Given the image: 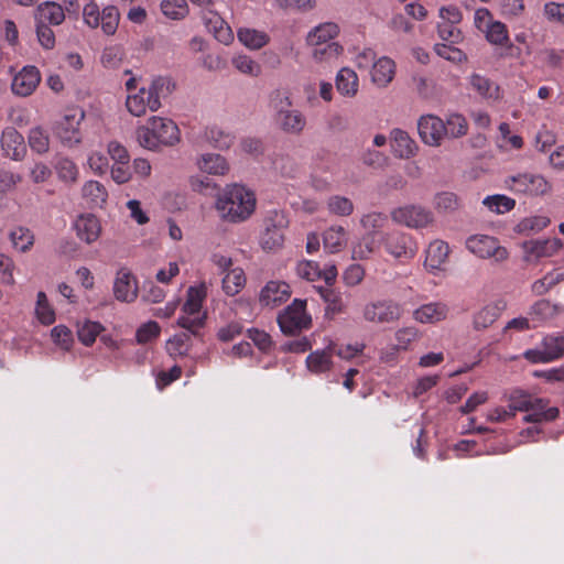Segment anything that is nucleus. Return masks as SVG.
<instances>
[{
  "label": "nucleus",
  "instance_id": "nucleus-20",
  "mask_svg": "<svg viewBox=\"0 0 564 564\" xmlns=\"http://www.w3.org/2000/svg\"><path fill=\"white\" fill-rule=\"evenodd\" d=\"M395 68L392 58L388 56L377 58L370 70L371 82L380 88L387 87L394 78Z\"/></svg>",
  "mask_w": 564,
  "mask_h": 564
},
{
  "label": "nucleus",
  "instance_id": "nucleus-52",
  "mask_svg": "<svg viewBox=\"0 0 564 564\" xmlns=\"http://www.w3.org/2000/svg\"><path fill=\"white\" fill-rule=\"evenodd\" d=\"M482 204L496 214H505L513 209L516 202L506 195H492L487 196Z\"/></svg>",
  "mask_w": 564,
  "mask_h": 564
},
{
  "label": "nucleus",
  "instance_id": "nucleus-35",
  "mask_svg": "<svg viewBox=\"0 0 564 564\" xmlns=\"http://www.w3.org/2000/svg\"><path fill=\"white\" fill-rule=\"evenodd\" d=\"M324 248L336 253L340 251L347 243V234L341 226L329 227L323 235Z\"/></svg>",
  "mask_w": 564,
  "mask_h": 564
},
{
  "label": "nucleus",
  "instance_id": "nucleus-19",
  "mask_svg": "<svg viewBox=\"0 0 564 564\" xmlns=\"http://www.w3.org/2000/svg\"><path fill=\"white\" fill-rule=\"evenodd\" d=\"M74 229L77 237L88 245L97 241L101 234L100 221L91 214L78 216L74 223Z\"/></svg>",
  "mask_w": 564,
  "mask_h": 564
},
{
  "label": "nucleus",
  "instance_id": "nucleus-58",
  "mask_svg": "<svg viewBox=\"0 0 564 564\" xmlns=\"http://www.w3.org/2000/svg\"><path fill=\"white\" fill-rule=\"evenodd\" d=\"M487 40L495 45H503L508 41L507 26L500 21H491L487 25Z\"/></svg>",
  "mask_w": 564,
  "mask_h": 564
},
{
  "label": "nucleus",
  "instance_id": "nucleus-43",
  "mask_svg": "<svg viewBox=\"0 0 564 564\" xmlns=\"http://www.w3.org/2000/svg\"><path fill=\"white\" fill-rule=\"evenodd\" d=\"M161 11L167 19L178 21L187 17L189 9L186 0H163Z\"/></svg>",
  "mask_w": 564,
  "mask_h": 564
},
{
  "label": "nucleus",
  "instance_id": "nucleus-31",
  "mask_svg": "<svg viewBox=\"0 0 564 564\" xmlns=\"http://www.w3.org/2000/svg\"><path fill=\"white\" fill-rule=\"evenodd\" d=\"M339 33V28L334 22H324L315 26L307 34L308 45L328 44Z\"/></svg>",
  "mask_w": 564,
  "mask_h": 564
},
{
  "label": "nucleus",
  "instance_id": "nucleus-3",
  "mask_svg": "<svg viewBox=\"0 0 564 564\" xmlns=\"http://www.w3.org/2000/svg\"><path fill=\"white\" fill-rule=\"evenodd\" d=\"M271 105L274 111V123L285 134L301 135L306 128L305 115L293 108V101L286 90H275L271 95Z\"/></svg>",
  "mask_w": 564,
  "mask_h": 564
},
{
  "label": "nucleus",
  "instance_id": "nucleus-56",
  "mask_svg": "<svg viewBox=\"0 0 564 564\" xmlns=\"http://www.w3.org/2000/svg\"><path fill=\"white\" fill-rule=\"evenodd\" d=\"M231 63L237 70L245 75L257 77L261 73V66L248 55H237Z\"/></svg>",
  "mask_w": 564,
  "mask_h": 564
},
{
  "label": "nucleus",
  "instance_id": "nucleus-62",
  "mask_svg": "<svg viewBox=\"0 0 564 564\" xmlns=\"http://www.w3.org/2000/svg\"><path fill=\"white\" fill-rule=\"evenodd\" d=\"M532 395L523 390H513L508 397V406L512 410L513 414L518 411L525 412Z\"/></svg>",
  "mask_w": 564,
  "mask_h": 564
},
{
  "label": "nucleus",
  "instance_id": "nucleus-34",
  "mask_svg": "<svg viewBox=\"0 0 564 564\" xmlns=\"http://www.w3.org/2000/svg\"><path fill=\"white\" fill-rule=\"evenodd\" d=\"M238 40L250 50H260L269 43V35L256 29L241 28L237 32Z\"/></svg>",
  "mask_w": 564,
  "mask_h": 564
},
{
  "label": "nucleus",
  "instance_id": "nucleus-50",
  "mask_svg": "<svg viewBox=\"0 0 564 564\" xmlns=\"http://www.w3.org/2000/svg\"><path fill=\"white\" fill-rule=\"evenodd\" d=\"M206 139L208 142L220 150H225L231 147L234 143L235 137L228 132H225L220 128L212 127L208 128L205 132Z\"/></svg>",
  "mask_w": 564,
  "mask_h": 564
},
{
  "label": "nucleus",
  "instance_id": "nucleus-30",
  "mask_svg": "<svg viewBox=\"0 0 564 564\" xmlns=\"http://www.w3.org/2000/svg\"><path fill=\"white\" fill-rule=\"evenodd\" d=\"M174 89V84L167 77L154 78L147 87L152 107L161 108V100L167 98Z\"/></svg>",
  "mask_w": 564,
  "mask_h": 564
},
{
  "label": "nucleus",
  "instance_id": "nucleus-26",
  "mask_svg": "<svg viewBox=\"0 0 564 564\" xmlns=\"http://www.w3.org/2000/svg\"><path fill=\"white\" fill-rule=\"evenodd\" d=\"M34 19L35 23L59 25L65 20V13L61 4L46 1L37 6Z\"/></svg>",
  "mask_w": 564,
  "mask_h": 564
},
{
  "label": "nucleus",
  "instance_id": "nucleus-57",
  "mask_svg": "<svg viewBox=\"0 0 564 564\" xmlns=\"http://www.w3.org/2000/svg\"><path fill=\"white\" fill-rule=\"evenodd\" d=\"M543 347L545 348V355L550 361L558 359L564 356V336H546L543 339Z\"/></svg>",
  "mask_w": 564,
  "mask_h": 564
},
{
  "label": "nucleus",
  "instance_id": "nucleus-16",
  "mask_svg": "<svg viewBox=\"0 0 564 564\" xmlns=\"http://www.w3.org/2000/svg\"><path fill=\"white\" fill-rule=\"evenodd\" d=\"M113 295L116 300L124 303H131L137 299V281L129 270L121 269L117 272L113 282Z\"/></svg>",
  "mask_w": 564,
  "mask_h": 564
},
{
  "label": "nucleus",
  "instance_id": "nucleus-10",
  "mask_svg": "<svg viewBox=\"0 0 564 564\" xmlns=\"http://www.w3.org/2000/svg\"><path fill=\"white\" fill-rule=\"evenodd\" d=\"M381 240L386 251L401 261L414 258L417 252L415 240L408 234L392 231L381 235Z\"/></svg>",
  "mask_w": 564,
  "mask_h": 564
},
{
  "label": "nucleus",
  "instance_id": "nucleus-36",
  "mask_svg": "<svg viewBox=\"0 0 564 564\" xmlns=\"http://www.w3.org/2000/svg\"><path fill=\"white\" fill-rule=\"evenodd\" d=\"M337 90L348 97H352L358 91V76L347 67L341 68L336 76Z\"/></svg>",
  "mask_w": 564,
  "mask_h": 564
},
{
  "label": "nucleus",
  "instance_id": "nucleus-51",
  "mask_svg": "<svg viewBox=\"0 0 564 564\" xmlns=\"http://www.w3.org/2000/svg\"><path fill=\"white\" fill-rule=\"evenodd\" d=\"M119 10L115 6L105 7L101 17L100 25L105 34L112 35L117 31L119 24Z\"/></svg>",
  "mask_w": 564,
  "mask_h": 564
},
{
  "label": "nucleus",
  "instance_id": "nucleus-59",
  "mask_svg": "<svg viewBox=\"0 0 564 564\" xmlns=\"http://www.w3.org/2000/svg\"><path fill=\"white\" fill-rule=\"evenodd\" d=\"M550 224V218L542 215L531 216L522 219L519 225L520 232H539L546 228Z\"/></svg>",
  "mask_w": 564,
  "mask_h": 564
},
{
  "label": "nucleus",
  "instance_id": "nucleus-40",
  "mask_svg": "<svg viewBox=\"0 0 564 564\" xmlns=\"http://www.w3.org/2000/svg\"><path fill=\"white\" fill-rule=\"evenodd\" d=\"M564 281V272L556 269L547 272L543 278L534 281L531 285L532 292L538 295H544L558 283Z\"/></svg>",
  "mask_w": 564,
  "mask_h": 564
},
{
  "label": "nucleus",
  "instance_id": "nucleus-47",
  "mask_svg": "<svg viewBox=\"0 0 564 564\" xmlns=\"http://www.w3.org/2000/svg\"><path fill=\"white\" fill-rule=\"evenodd\" d=\"M10 240L14 249L25 252L28 251L34 242V236L30 229L24 227H18L11 230Z\"/></svg>",
  "mask_w": 564,
  "mask_h": 564
},
{
  "label": "nucleus",
  "instance_id": "nucleus-9",
  "mask_svg": "<svg viewBox=\"0 0 564 564\" xmlns=\"http://www.w3.org/2000/svg\"><path fill=\"white\" fill-rule=\"evenodd\" d=\"M85 113L82 109L75 108L68 110L55 124L54 131L59 141L67 148H73L80 143L82 133L80 122Z\"/></svg>",
  "mask_w": 564,
  "mask_h": 564
},
{
  "label": "nucleus",
  "instance_id": "nucleus-15",
  "mask_svg": "<svg viewBox=\"0 0 564 564\" xmlns=\"http://www.w3.org/2000/svg\"><path fill=\"white\" fill-rule=\"evenodd\" d=\"M41 82L40 70L35 66H24L12 79L11 89L14 95L30 96Z\"/></svg>",
  "mask_w": 564,
  "mask_h": 564
},
{
  "label": "nucleus",
  "instance_id": "nucleus-61",
  "mask_svg": "<svg viewBox=\"0 0 564 564\" xmlns=\"http://www.w3.org/2000/svg\"><path fill=\"white\" fill-rule=\"evenodd\" d=\"M191 336L187 333L175 335L167 341L166 348L171 356H183L188 351Z\"/></svg>",
  "mask_w": 564,
  "mask_h": 564
},
{
  "label": "nucleus",
  "instance_id": "nucleus-49",
  "mask_svg": "<svg viewBox=\"0 0 564 564\" xmlns=\"http://www.w3.org/2000/svg\"><path fill=\"white\" fill-rule=\"evenodd\" d=\"M102 329L104 327L100 323L85 321L83 324L78 325L77 336L85 346H90L95 343L96 337Z\"/></svg>",
  "mask_w": 564,
  "mask_h": 564
},
{
  "label": "nucleus",
  "instance_id": "nucleus-42",
  "mask_svg": "<svg viewBox=\"0 0 564 564\" xmlns=\"http://www.w3.org/2000/svg\"><path fill=\"white\" fill-rule=\"evenodd\" d=\"M326 206L329 214L339 217H348L355 209L352 200L343 195L329 196L327 198Z\"/></svg>",
  "mask_w": 564,
  "mask_h": 564
},
{
  "label": "nucleus",
  "instance_id": "nucleus-64",
  "mask_svg": "<svg viewBox=\"0 0 564 564\" xmlns=\"http://www.w3.org/2000/svg\"><path fill=\"white\" fill-rule=\"evenodd\" d=\"M52 339L61 348L68 350L73 344V334L70 329L64 325H57L51 330Z\"/></svg>",
  "mask_w": 564,
  "mask_h": 564
},
{
  "label": "nucleus",
  "instance_id": "nucleus-45",
  "mask_svg": "<svg viewBox=\"0 0 564 564\" xmlns=\"http://www.w3.org/2000/svg\"><path fill=\"white\" fill-rule=\"evenodd\" d=\"M321 297L327 303V311L333 314L343 313L346 308V304L343 301L341 294L339 291L332 288H318L317 289Z\"/></svg>",
  "mask_w": 564,
  "mask_h": 564
},
{
  "label": "nucleus",
  "instance_id": "nucleus-2",
  "mask_svg": "<svg viewBox=\"0 0 564 564\" xmlns=\"http://www.w3.org/2000/svg\"><path fill=\"white\" fill-rule=\"evenodd\" d=\"M139 144L148 150H158L160 147H172L180 141V130L173 120L162 117H151L145 126L135 131Z\"/></svg>",
  "mask_w": 564,
  "mask_h": 564
},
{
  "label": "nucleus",
  "instance_id": "nucleus-27",
  "mask_svg": "<svg viewBox=\"0 0 564 564\" xmlns=\"http://www.w3.org/2000/svg\"><path fill=\"white\" fill-rule=\"evenodd\" d=\"M448 313V307L446 304L442 302H433L421 305L413 312V317L415 321L427 324V323H437L446 318Z\"/></svg>",
  "mask_w": 564,
  "mask_h": 564
},
{
  "label": "nucleus",
  "instance_id": "nucleus-53",
  "mask_svg": "<svg viewBox=\"0 0 564 564\" xmlns=\"http://www.w3.org/2000/svg\"><path fill=\"white\" fill-rule=\"evenodd\" d=\"M35 314L44 325H51L55 322V312L50 305L46 294L42 291L37 293Z\"/></svg>",
  "mask_w": 564,
  "mask_h": 564
},
{
  "label": "nucleus",
  "instance_id": "nucleus-23",
  "mask_svg": "<svg viewBox=\"0 0 564 564\" xmlns=\"http://www.w3.org/2000/svg\"><path fill=\"white\" fill-rule=\"evenodd\" d=\"M506 308L502 300L489 303L474 314L473 326L476 330H482L490 327Z\"/></svg>",
  "mask_w": 564,
  "mask_h": 564
},
{
  "label": "nucleus",
  "instance_id": "nucleus-55",
  "mask_svg": "<svg viewBox=\"0 0 564 564\" xmlns=\"http://www.w3.org/2000/svg\"><path fill=\"white\" fill-rule=\"evenodd\" d=\"M54 166L61 181L72 183L76 182L78 169L72 160L67 158H59Z\"/></svg>",
  "mask_w": 564,
  "mask_h": 564
},
{
  "label": "nucleus",
  "instance_id": "nucleus-33",
  "mask_svg": "<svg viewBox=\"0 0 564 564\" xmlns=\"http://www.w3.org/2000/svg\"><path fill=\"white\" fill-rule=\"evenodd\" d=\"M200 171L213 175H224L229 170L227 161L220 154L207 153L197 160Z\"/></svg>",
  "mask_w": 564,
  "mask_h": 564
},
{
  "label": "nucleus",
  "instance_id": "nucleus-7",
  "mask_svg": "<svg viewBox=\"0 0 564 564\" xmlns=\"http://www.w3.org/2000/svg\"><path fill=\"white\" fill-rule=\"evenodd\" d=\"M402 308L392 300H376L366 303L361 310L362 319L370 324H390L400 319Z\"/></svg>",
  "mask_w": 564,
  "mask_h": 564
},
{
  "label": "nucleus",
  "instance_id": "nucleus-39",
  "mask_svg": "<svg viewBox=\"0 0 564 564\" xmlns=\"http://www.w3.org/2000/svg\"><path fill=\"white\" fill-rule=\"evenodd\" d=\"M382 245L381 235L366 232L360 242L354 247V257L367 259Z\"/></svg>",
  "mask_w": 564,
  "mask_h": 564
},
{
  "label": "nucleus",
  "instance_id": "nucleus-28",
  "mask_svg": "<svg viewBox=\"0 0 564 564\" xmlns=\"http://www.w3.org/2000/svg\"><path fill=\"white\" fill-rule=\"evenodd\" d=\"M128 111L135 117L145 115L148 110L155 112L159 110L158 107H152L150 102V96L145 87H142L138 93L129 95L126 100Z\"/></svg>",
  "mask_w": 564,
  "mask_h": 564
},
{
  "label": "nucleus",
  "instance_id": "nucleus-17",
  "mask_svg": "<svg viewBox=\"0 0 564 564\" xmlns=\"http://www.w3.org/2000/svg\"><path fill=\"white\" fill-rule=\"evenodd\" d=\"M468 85L473 91L487 101L495 102L501 99L499 85L484 75L471 74L468 77Z\"/></svg>",
  "mask_w": 564,
  "mask_h": 564
},
{
  "label": "nucleus",
  "instance_id": "nucleus-21",
  "mask_svg": "<svg viewBox=\"0 0 564 564\" xmlns=\"http://www.w3.org/2000/svg\"><path fill=\"white\" fill-rule=\"evenodd\" d=\"M1 147L4 154L15 161L21 160L25 152L24 139L13 127H8L3 130Z\"/></svg>",
  "mask_w": 564,
  "mask_h": 564
},
{
  "label": "nucleus",
  "instance_id": "nucleus-63",
  "mask_svg": "<svg viewBox=\"0 0 564 564\" xmlns=\"http://www.w3.org/2000/svg\"><path fill=\"white\" fill-rule=\"evenodd\" d=\"M160 326L156 322H148L141 325L135 333L138 344H147L160 335Z\"/></svg>",
  "mask_w": 564,
  "mask_h": 564
},
{
  "label": "nucleus",
  "instance_id": "nucleus-12",
  "mask_svg": "<svg viewBox=\"0 0 564 564\" xmlns=\"http://www.w3.org/2000/svg\"><path fill=\"white\" fill-rule=\"evenodd\" d=\"M509 182V187L513 192L532 196L544 195L551 188L550 183L542 175L533 173H521L511 176Z\"/></svg>",
  "mask_w": 564,
  "mask_h": 564
},
{
  "label": "nucleus",
  "instance_id": "nucleus-25",
  "mask_svg": "<svg viewBox=\"0 0 564 564\" xmlns=\"http://www.w3.org/2000/svg\"><path fill=\"white\" fill-rule=\"evenodd\" d=\"M391 142L394 155L400 159H410L417 152L416 142L408 132L401 129H393L391 131Z\"/></svg>",
  "mask_w": 564,
  "mask_h": 564
},
{
  "label": "nucleus",
  "instance_id": "nucleus-6",
  "mask_svg": "<svg viewBox=\"0 0 564 564\" xmlns=\"http://www.w3.org/2000/svg\"><path fill=\"white\" fill-rule=\"evenodd\" d=\"M391 219L411 229H423L434 224L433 213L416 204H408L391 210Z\"/></svg>",
  "mask_w": 564,
  "mask_h": 564
},
{
  "label": "nucleus",
  "instance_id": "nucleus-48",
  "mask_svg": "<svg viewBox=\"0 0 564 564\" xmlns=\"http://www.w3.org/2000/svg\"><path fill=\"white\" fill-rule=\"evenodd\" d=\"M205 314L188 315L184 314L177 318V325L184 328L189 336H198L205 325Z\"/></svg>",
  "mask_w": 564,
  "mask_h": 564
},
{
  "label": "nucleus",
  "instance_id": "nucleus-46",
  "mask_svg": "<svg viewBox=\"0 0 564 564\" xmlns=\"http://www.w3.org/2000/svg\"><path fill=\"white\" fill-rule=\"evenodd\" d=\"M360 224L367 232L382 235L380 230L388 224V215L380 212H370L361 217Z\"/></svg>",
  "mask_w": 564,
  "mask_h": 564
},
{
  "label": "nucleus",
  "instance_id": "nucleus-44",
  "mask_svg": "<svg viewBox=\"0 0 564 564\" xmlns=\"http://www.w3.org/2000/svg\"><path fill=\"white\" fill-rule=\"evenodd\" d=\"M433 206L440 214H451L458 209L459 199L452 192H441L434 196Z\"/></svg>",
  "mask_w": 564,
  "mask_h": 564
},
{
  "label": "nucleus",
  "instance_id": "nucleus-29",
  "mask_svg": "<svg viewBox=\"0 0 564 564\" xmlns=\"http://www.w3.org/2000/svg\"><path fill=\"white\" fill-rule=\"evenodd\" d=\"M311 46L313 47V61L321 65L330 66L335 64L338 61L340 54L343 53V47L337 42Z\"/></svg>",
  "mask_w": 564,
  "mask_h": 564
},
{
  "label": "nucleus",
  "instance_id": "nucleus-8",
  "mask_svg": "<svg viewBox=\"0 0 564 564\" xmlns=\"http://www.w3.org/2000/svg\"><path fill=\"white\" fill-rule=\"evenodd\" d=\"M465 246L469 252L480 259H494L502 262L508 259L509 252L499 241L488 235H473L466 239Z\"/></svg>",
  "mask_w": 564,
  "mask_h": 564
},
{
  "label": "nucleus",
  "instance_id": "nucleus-24",
  "mask_svg": "<svg viewBox=\"0 0 564 564\" xmlns=\"http://www.w3.org/2000/svg\"><path fill=\"white\" fill-rule=\"evenodd\" d=\"M449 254V247L443 240L432 241L425 251L424 265L429 271L441 270L446 263Z\"/></svg>",
  "mask_w": 564,
  "mask_h": 564
},
{
  "label": "nucleus",
  "instance_id": "nucleus-60",
  "mask_svg": "<svg viewBox=\"0 0 564 564\" xmlns=\"http://www.w3.org/2000/svg\"><path fill=\"white\" fill-rule=\"evenodd\" d=\"M447 134L452 138H459L467 133L468 124L466 119L458 113H452L448 116L445 123Z\"/></svg>",
  "mask_w": 564,
  "mask_h": 564
},
{
  "label": "nucleus",
  "instance_id": "nucleus-13",
  "mask_svg": "<svg viewBox=\"0 0 564 564\" xmlns=\"http://www.w3.org/2000/svg\"><path fill=\"white\" fill-rule=\"evenodd\" d=\"M563 248L558 238L532 239L524 241L522 249L527 262H536L542 258H551Z\"/></svg>",
  "mask_w": 564,
  "mask_h": 564
},
{
  "label": "nucleus",
  "instance_id": "nucleus-37",
  "mask_svg": "<svg viewBox=\"0 0 564 564\" xmlns=\"http://www.w3.org/2000/svg\"><path fill=\"white\" fill-rule=\"evenodd\" d=\"M205 297V285L189 286L187 290V299L182 307L183 313L188 315L203 314L200 311Z\"/></svg>",
  "mask_w": 564,
  "mask_h": 564
},
{
  "label": "nucleus",
  "instance_id": "nucleus-54",
  "mask_svg": "<svg viewBox=\"0 0 564 564\" xmlns=\"http://www.w3.org/2000/svg\"><path fill=\"white\" fill-rule=\"evenodd\" d=\"M29 145L39 154H44L50 149L48 134L40 127H35L29 132Z\"/></svg>",
  "mask_w": 564,
  "mask_h": 564
},
{
  "label": "nucleus",
  "instance_id": "nucleus-11",
  "mask_svg": "<svg viewBox=\"0 0 564 564\" xmlns=\"http://www.w3.org/2000/svg\"><path fill=\"white\" fill-rule=\"evenodd\" d=\"M290 285L280 280H272L265 283L259 293V304L262 308L274 310L291 297Z\"/></svg>",
  "mask_w": 564,
  "mask_h": 564
},
{
  "label": "nucleus",
  "instance_id": "nucleus-5",
  "mask_svg": "<svg viewBox=\"0 0 564 564\" xmlns=\"http://www.w3.org/2000/svg\"><path fill=\"white\" fill-rule=\"evenodd\" d=\"M289 220L284 212L279 209L269 210L263 219V232L260 243L264 250H275L283 246L284 230Z\"/></svg>",
  "mask_w": 564,
  "mask_h": 564
},
{
  "label": "nucleus",
  "instance_id": "nucleus-14",
  "mask_svg": "<svg viewBox=\"0 0 564 564\" xmlns=\"http://www.w3.org/2000/svg\"><path fill=\"white\" fill-rule=\"evenodd\" d=\"M417 131L421 140L431 147H438L447 130L443 120L433 115H425L419 119Z\"/></svg>",
  "mask_w": 564,
  "mask_h": 564
},
{
  "label": "nucleus",
  "instance_id": "nucleus-32",
  "mask_svg": "<svg viewBox=\"0 0 564 564\" xmlns=\"http://www.w3.org/2000/svg\"><path fill=\"white\" fill-rule=\"evenodd\" d=\"M334 354L333 347L326 349L315 350L306 357L307 369L314 373H323L328 371L332 366V356Z\"/></svg>",
  "mask_w": 564,
  "mask_h": 564
},
{
  "label": "nucleus",
  "instance_id": "nucleus-22",
  "mask_svg": "<svg viewBox=\"0 0 564 564\" xmlns=\"http://www.w3.org/2000/svg\"><path fill=\"white\" fill-rule=\"evenodd\" d=\"M206 28L223 44L228 45L234 40V33L227 22L215 11L208 10L203 15Z\"/></svg>",
  "mask_w": 564,
  "mask_h": 564
},
{
  "label": "nucleus",
  "instance_id": "nucleus-41",
  "mask_svg": "<svg viewBox=\"0 0 564 564\" xmlns=\"http://www.w3.org/2000/svg\"><path fill=\"white\" fill-rule=\"evenodd\" d=\"M82 193L94 207H101L108 197L105 186L97 181L86 182L83 186Z\"/></svg>",
  "mask_w": 564,
  "mask_h": 564
},
{
  "label": "nucleus",
  "instance_id": "nucleus-18",
  "mask_svg": "<svg viewBox=\"0 0 564 564\" xmlns=\"http://www.w3.org/2000/svg\"><path fill=\"white\" fill-rule=\"evenodd\" d=\"M528 414L523 417L527 423H540L550 422L555 420L560 410L555 406H547V401L541 398H531L528 410Z\"/></svg>",
  "mask_w": 564,
  "mask_h": 564
},
{
  "label": "nucleus",
  "instance_id": "nucleus-1",
  "mask_svg": "<svg viewBox=\"0 0 564 564\" xmlns=\"http://www.w3.org/2000/svg\"><path fill=\"white\" fill-rule=\"evenodd\" d=\"M254 193L238 184L227 186L217 197L216 209L220 218L228 223H242L256 209Z\"/></svg>",
  "mask_w": 564,
  "mask_h": 564
},
{
  "label": "nucleus",
  "instance_id": "nucleus-38",
  "mask_svg": "<svg viewBox=\"0 0 564 564\" xmlns=\"http://www.w3.org/2000/svg\"><path fill=\"white\" fill-rule=\"evenodd\" d=\"M246 284L245 272L241 268L230 269L223 278V290L229 296L238 294Z\"/></svg>",
  "mask_w": 564,
  "mask_h": 564
},
{
  "label": "nucleus",
  "instance_id": "nucleus-4",
  "mask_svg": "<svg viewBox=\"0 0 564 564\" xmlns=\"http://www.w3.org/2000/svg\"><path fill=\"white\" fill-rule=\"evenodd\" d=\"M278 324L285 335H295L310 328L312 317L306 312V301L295 299L278 315Z\"/></svg>",
  "mask_w": 564,
  "mask_h": 564
}]
</instances>
